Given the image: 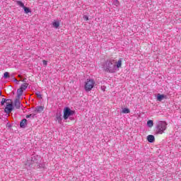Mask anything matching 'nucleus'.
<instances>
[{"label": "nucleus", "instance_id": "obj_9", "mask_svg": "<svg viewBox=\"0 0 181 181\" xmlns=\"http://www.w3.org/2000/svg\"><path fill=\"white\" fill-rule=\"evenodd\" d=\"M147 141H148L151 144H152V142L155 141V136L153 135H148L147 136Z\"/></svg>", "mask_w": 181, "mask_h": 181}, {"label": "nucleus", "instance_id": "obj_17", "mask_svg": "<svg viewBox=\"0 0 181 181\" xmlns=\"http://www.w3.org/2000/svg\"><path fill=\"white\" fill-rule=\"evenodd\" d=\"M147 125H148V127H149V128H152V127H153V121L148 120L147 122Z\"/></svg>", "mask_w": 181, "mask_h": 181}, {"label": "nucleus", "instance_id": "obj_15", "mask_svg": "<svg viewBox=\"0 0 181 181\" xmlns=\"http://www.w3.org/2000/svg\"><path fill=\"white\" fill-rule=\"evenodd\" d=\"M28 86H29L28 83H24L21 85V88L25 90L28 88Z\"/></svg>", "mask_w": 181, "mask_h": 181}, {"label": "nucleus", "instance_id": "obj_30", "mask_svg": "<svg viewBox=\"0 0 181 181\" xmlns=\"http://www.w3.org/2000/svg\"><path fill=\"white\" fill-rule=\"evenodd\" d=\"M1 95H2V92H1V90H0V96H1Z\"/></svg>", "mask_w": 181, "mask_h": 181}, {"label": "nucleus", "instance_id": "obj_14", "mask_svg": "<svg viewBox=\"0 0 181 181\" xmlns=\"http://www.w3.org/2000/svg\"><path fill=\"white\" fill-rule=\"evenodd\" d=\"M131 112V110H129V108H124L122 110V114H129Z\"/></svg>", "mask_w": 181, "mask_h": 181}, {"label": "nucleus", "instance_id": "obj_18", "mask_svg": "<svg viewBox=\"0 0 181 181\" xmlns=\"http://www.w3.org/2000/svg\"><path fill=\"white\" fill-rule=\"evenodd\" d=\"M6 104V103H11V100H6L5 98H2L1 100V105H4V104Z\"/></svg>", "mask_w": 181, "mask_h": 181}, {"label": "nucleus", "instance_id": "obj_23", "mask_svg": "<svg viewBox=\"0 0 181 181\" xmlns=\"http://www.w3.org/2000/svg\"><path fill=\"white\" fill-rule=\"evenodd\" d=\"M113 4L115 6H119V1H118V0H115Z\"/></svg>", "mask_w": 181, "mask_h": 181}, {"label": "nucleus", "instance_id": "obj_12", "mask_svg": "<svg viewBox=\"0 0 181 181\" xmlns=\"http://www.w3.org/2000/svg\"><path fill=\"white\" fill-rule=\"evenodd\" d=\"M17 93H18V98H20L21 96L23 94V90L21 88H20L19 89L17 90Z\"/></svg>", "mask_w": 181, "mask_h": 181}, {"label": "nucleus", "instance_id": "obj_1", "mask_svg": "<svg viewBox=\"0 0 181 181\" xmlns=\"http://www.w3.org/2000/svg\"><path fill=\"white\" fill-rule=\"evenodd\" d=\"M94 86H95L94 79H87L84 86L85 90L87 92L91 91L94 88Z\"/></svg>", "mask_w": 181, "mask_h": 181}, {"label": "nucleus", "instance_id": "obj_5", "mask_svg": "<svg viewBox=\"0 0 181 181\" xmlns=\"http://www.w3.org/2000/svg\"><path fill=\"white\" fill-rule=\"evenodd\" d=\"M12 110H13V105L11 102L6 103V107L4 109V112L6 114H11L12 112Z\"/></svg>", "mask_w": 181, "mask_h": 181}, {"label": "nucleus", "instance_id": "obj_19", "mask_svg": "<svg viewBox=\"0 0 181 181\" xmlns=\"http://www.w3.org/2000/svg\"><path fill=\"white\" fill-rule=\"evenodd\" d=\"M17 4H18V6H21V8L25 7V4L21 1H17Z\"/></svg>", "mask_w": 181, "mask_h": 181}, {"label": "nucleus", "instance_id": "obj_13", "mask_svg": "<svg viewBox=\"0 0 181 181\" xmlns=\"http://www.w3.org/2000/svg\"><path fill=\"white\" fill-rule=\"evenodd\" d=\"M163 98H165V95H161V94H158V95H157L158 101H162V100H163Z\"/></svg>", "mask_w": 181, "mask_h": 181}, {"label": "nucleus", "instance_id": "obj_11", "mask_svg": "<svg viewBox=\"0 0 181 181\" xmlns=\"http://www.w3.org/2000/svg\"><path fill=\"white\" fill-rule=\"evenodd\" d=\"M52 26H53L54 28H55V29H57V28H59V26H60V22L57 21H54L52 23Z\"/></svg>", "mask_w": 181, "mask_h": 181}, {"label": "nucleus", "instance_id": "obj_4", "mask_svg": "<svg viewBox=\"0 0 181 181\" xmlns=\"http://www.w3.org/2000/svg\"><path fill=\"white\" fill-rule=\"evenodd\" d=\"M73 114H74V111L71 110L69 107H65L64 110V119H68L69 117H71Z\"/></svg>", "mask_w": 181, "mask_h": 181}, {"label": "nucleus", "instance_id": "obj_31", "mask_svg": "<svg viewBox=\"0 0 181 181\" xmlns=\"http://www.w3.org/2000/svg\"><path fill=\"white\" fill-rule=\"evenodd\" d=\"M18 77H21V75H18Z\"/></svg>", "mask_w": 181, "mask_h": 181}, {"label": "nucleus", "instance_id": "obj_24", "mask_svg": "<svg viewBox=\"0 0 181 181\" xmlns=\"http://www.w3.org/2000/svg\"><path fill=\"white\" fill-rule=\"evenodd\" d=\"M42 63H43L45 67H46V66H47V61L43 60V61H42Z\"/></svg>", "mask_w": 181, "mask_h": 181}, {"label": "nucleus", "instance_id": "obj_16", "mask_svg": "<svg viewBox=\"0 0 181 181\" xmlns=\"http://www.w3.org/2000/svg\"><path fill=\"white\" fill-rule=\"evenodd\" d=\"M57 121H58L59 124H62V115H57Z\"/></svg>", "mask_w": 181, "mask_h": 181}, {"label": "nucleus", "instance_id": "obj_26", "mask_svg": "<svg viewBox=\"0 0 181 181\" xmlns=\"http://www.w3.org/2000/svg\"><path fill=\"white\" fill-rule=\"evenodd\" d=\"M28 79L26 78H23V80H22V82L23 83H26V81H27Z\"/></svg>", "mask_w": 181, "mask_h": 181}, {"label": "nucleus", "instance_id": "obj_20", "mask_svg": "<svg viewBox=\"0 0 181 181\" xmlns=\"http://www.w3.org/2000/svg\"><path fill=\"white\" fill-rule=\"evenodd\" d=\"M24 9V12L25 13H29L30 12V8L25 6L24 8H23Z\"/></svg>", "mask_w": 181, "mask_h": 181}, {"label": "nucleus", "instance_id": "obj_22", "mask_svg": "<svg viewBox=\"0 0 181 181\" xmlns=\"http://www.w3.org/2000/svg\"><path fill=\"white\" fill-rule=\"evenodd\" d=\"M9 77H11V76H9V72H5V73L4 74V78H9Z\"/></svg>", "mask_w": 181, "mask_h": 181}, {"label": "nucleus", "instance_id": "obj_27", "mask_svg": "<svg viewBox=\"0 0 181 181\" xmlns=\"http://www.w3.org/2000/svg\"><path fill=\"white\" fill-rule=\"evenodd\" d=\"M101 89H102V91H105V86H102Z\"/></svg>", "mask_w": 181, "mask_h": 181}, {"label": "nucleus", "instance_id": "obj_29", "mask_svg": "<svg viewBox=\"0 0 181 181\" xmlns=\"http://www.w3.org/2000/svg\"><path fill=\"white\" fill-rule=\"evenodd\" d=\"M14 81H16L17 84H18V79L14 78Z\"/></svg>", "mask_w": 181, "mask_h": 181}, {"label": "nucleus", "instance_id": "obj_10", "mask_svg": "<svg viewBox=\"0 0 181 181\" xmlns=\"http://www.w3.org/2000/svg\"><path fill=\"white\" fill-rule=\"evenodd\" d=\"M43 110H45V107L43 106H38L35 109L36 112H43Z\"/></svg>", "mask_w": 181, "mask_h": 181}, {"label": "nucleus", "instance_id": "obj_8", "mask_svg": "<svg viewBox=\"0 0 181 181\" xmlns=\"http://www.w3.org/2000/svg\"><path fill=\"white\" fill-rule=\"evenodd\" d=\"M26 122H28V120L26 119H22L20 122L21 128H25L26 125L28 124Z\"/></svg>", "mask_w": 181, "mask_h": 181}, {"label": "nucleus", "instance_id": "obj_21", "mask_svg": "<svg viewBox=\"0 0 181 181\" xmlns=\"http://www.w3.org/2000/svg\"><path fill=\"white\" fill-rule=\"evenodd\" d=\"M35 94H36L37 98H40V100H42V98H43V97L42 96V94H40V91L36 92Z\"/></svg>", "mask_w": 181, "mask_h": 181}, {"label": "nucleus", "instance_id": "obj_2", "mask_svg": "<svg viewBox=\"0 0 181 181\" xmlns=\"http://www.w3.org/2000/svg\"><path fill=\"white\" fill-rule=\"evenodd\" d=\"M106 71L109 73H115V61H107L106 62Z\"/></svg>", "mask_w": 181, "mask_h": 181}, {"label": "nucleus", "instance_id": "obj_6", "mask_svg": "<svg viewBox=\"0 0 181 181\" xmlns=\"http://www.w3.org/2000/svg\"><path fill=\"white\" fill-rule=\"evenodd\" d=\"M115 70H117V69H121L122 66V59H119L117 62H115Z\"/></svg>", "mask_w": 181, "mask_h": 181}, {"label": "nucleus", "instance_id": "obj_3", "mask_svg": "<svg viewBox=\"0 0 181 181\" xmlns=\"http://www.w3.org/2000/svg\"><path fill=\"white\" fill-rule=\"evenodd\" d=\"M168 123L165 121H161L157 125V132L158 134H162L165 131H166V127Z\"/></svg>", "mask_w": 181, "mask_h": 181}, {"label": "nucleus", "instance_id": "obj_7", "mask_svg": "<svg viewBox=\"0 0 181 181\" xmlns=\"http://www.w3.org/2000/svg\"><path fill=\"white\" fill-rule=\"evenodd\" d=\"M14 107L16 108V110H19V108H21V101H19V99L15 100Z\"/></svg>", "mask_w": 181, "mask_h": 181}, {"label": "nucleus", "instance_id": "obj_25", "mask_svg": "<svg viewBox=\"0 0 181 181\" xmlns=\"http://www.w3.org/2000/svg\"><path fill=\"white\" fill-rule=\"evenodd\" d=\"M83 19L84 21H88V16H86V15L83 16Z\"/></svg>", "mask_w": 181, "mask_h": 181}, {"label": "nucleus", "instance_id": "obj_28", "mask_svg": "<svg viewBox=\"0 0 181 181\" xmlns=\"http://www.w3.org/2000/svg\"><path fill=\"white\" fill-rule=\"evenodd\" d=\"M30 117H32V115H27V116H26V118H30Z\"/></svg>", "mask_w": 181, "mask_h": 181}]
</instances>
